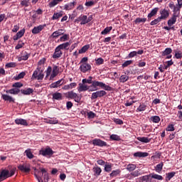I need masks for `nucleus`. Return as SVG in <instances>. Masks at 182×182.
<instances>
[{"instance_id": "f257e3e1", "label": "nucleus", "mask_w": 182, "mask_h": 182, "mask_svg": "<svg viewBox=\"0 0 182 182\" xmlns=\"http://www.w3.org/2000/svg\"><path fill=\"white\" fill-rule=\"evenodd\" d=\"M38 174L40 173V176H38L36 173H35L34 176L37 178L38 182L49 181V173H48V170H46V168H40V171H38Z\"/></svg>"}, {"instance_id": "f03ea898", "label": "nucleus", "mask_w": 182, "mask_h": 182, "mask_svg": "<svg viewBox=\"0 0 182 182\" xmlns=\"http://www.w3.org/2000/svg\"><path fill=\"white\" fill-rule=\"evenodd\" d=\"M41 68L38 66L36 70L33 72L31 80H43V77H45V75L43 74V70H41Z\"/></svg>"}, {"instance_id": "7ed1b4c3", "label": "nucleus", "mask_w": 182, "mask_h": 182, "mask_svg": "<svg viewBox=\"0 0 182 182\" xmlns=\"http://www.w3.org/2000/svg\"><path fill=\"white\" fill-rule=\"evenodd\" d=\"M65 95L67 99H74L76 103H80V100H82V97L77 95L76 92L73 91H69L66 92Z\"/></svg>"}, {"instance_id": "20e7f679", "label": "nucleus", "mask_w": 182, "mask_h": 182, "mask_svg": "<svg viewBox=\"0 0 182 182\" xmlns=\"http://www.w3.org/2000/svg\"><path fill=\"white\" fill-rule=\"evenodd\" d=\"M54 154L55 151H53L50 147L41 149L39 151V154H41V156H43L44 157H50L51 156H53Z\"/></svg>"}, {"instance_id": "39448f33", "label": "nucleus", "mask_w": 182, "mask_h": 182, "mask_svg": "<svg viewBox=\"0 0 182 182\" xmlns=\"http://www.w3.org/2000/svg\"><path fill=\"white\" fill-rule=\"evenodd\" d=\"M107 95V92L105 90H99L95 92H93L91 95V100H96L97 97H103V96H106Z\"/></svg>"}, {"instance_id": "423d86ee", "label": "nucleus", "mask_w": 182, "mask_h": 182, "mask_svg": "<svg viewBox=\"0 0 182 182\" xmlns=\"http://www.w3.org/2000/svg\"><path fill=\"white\" fill-rule=\"evenodd\" d=\"M159 14L161 16L159 17L161 21H166L170 16V11L166 9H161Z\"/></svg>"}, {"instance_id": "0eeeda50", "label": "nucleus", "mask_w": 182, "mask_h": 182, "mask_svg": "<svg viewBox=\"0 0 182 182\" xmlns=\"http://www.w3.org/2000/svg\"><path fill=\"white\" fill-rule=\"evenodd\" d=\"M92 143L93 146H97L98 147H106L107 146V143L100 139H95L92 141Z\"/></svg>"}, {"instance_id": "6e6552de", "label": "nucleus", "mask_w": 182, "mask_h": 182, "mask_svg": "<svg viewBox=\"0 0 182 182\" xmlns=\"http://www.w3.org/2000/svg\"><path fill=\"white\" fill-rule=\"evenodd\" d=\"M79 22H80V25H86L87 23V16L81 14L75 20V23H79Z\"/></svg>"}, {"instance_id": "1a4fd4ad", "label": "nucleus", "mask_w": 182, "mask_h": 182, "mask_svg": "<svg viewBox=\"0 0 182 182\" xmlns=\"http://www.w3.org/2000/svg\"><path fill=\"white\" fill-rule=\"evenodd\" d=\"M17 168L20 170L22 173H30L31 172V166L27 164H20L17 166Z\"/></svg>"}, {"instance_id": "9d476101", "label": "nucleus", "mask_w": 182, "mask_h": 182, "mask_svg": "<svg viewBox=\"0 0 182 182\" xmlns=\"http://www.w3.org/2000/svg\"><path fill=\"white\" fill-rule=\"evenodd\" d=\"M94 86H98L99 87H101V89H104V90H107L108 92H112V87L107 85L103 82H99L94 83Z\"/></svg>"}, {"instance_id": "9b49d317", "label": "nucleus", "mask_w": 182, "mask_h": 182, "mask_svg": "<svg viewBox=\"0 0 182 182\" xmlns=\"http://www.w3.org/2000/svg\"><path fill=\"white\" fill-rule=\"evenodd\" d=\"M80 70L82 73H86V72L92 70V65L89 63H82L80 66Z\"/></svg>"}, {"instance_id": "f8f14e48", "label": "nucleus", "mask_w": 182, "mask_h": 182, "mask_svg": "<svg viewBox=\"0 0 182 182\" xmlns=\"http://www.w3.org/2000/svg\"><path fill=\"white\" fill-rule=\"evenodd\" d=\"M45 28H46V24L39 25L38 26H36L32 29V34L38 35V33H40L41 32H42V31H43Z\"/></svg>"}, {"instance_id": "ddd939ff", "label": "nucleus", "mask_w": 182, "mask_h": 182, "mask_svg": "<svg viewBox=\"0 0 182 182\" xmlns=\"http://www.w3.org/2000/svg\"><path fill=\"white\" fill-rule=\"evenodd\" d=\"M62 55H63V51L60 50L59 47H56L53 54V59H59V58H62Z\"/></svg>"}, {"instance_id": "4468645a", "label": "nucleus", "mask_w": 182, "mask_h": 182, "mask_svg": "<svg viewBox=\"0 0 182 182\" xmlns=\"http://www.w3.org/2000/svg\"><path fill=\"white\" fill-rule=\"evenodd\" d=\"M65 82H63V78L53 82L50 85V89H56L59 87L60 86H62V85H64Z\"/></svg>"}, {"instance_id": "2eb2a0df", "label": "nucleus", "mask_w": 182, "mask_h": 182, "mask_svg": "<svg viewBox=\"0 0 182 182\" xmlns=\"http://www.w3.org/2000/svg\"><path fill=\"white\" fill-rule=\"evenodd\" d=\"M9 178V171L4 169L0 172V180H6Z\"/></svg>"}, {"instance_id": "dca6fc26", "label": "nucleus", "mask_w": 182, "mask_h": 182, "mask_svg": "<svg viewBox=\"0 0 182 182\" xmlns=\"http://www.w3.org/2000/svg\"><path fill=\"white\" fill-rule=\"evenodd\" d=\"M76 6V1H73L64 5L65 11H72Z\"/></svg>"}, {"instance_id": "f3484780", "label": "nucleus", "mask_w": 182, "mask_h": 182, "mask_svg": "<svg viewBox=\"0 0 182 182\" xmlns=\"http://www.w3.org/2000/svg\"><path fill=\"white\" fill-rule=\"evenodd\" d=\"M144 53V50H139L138 51H132L128 55V58L132 59V58H134V56H137V55H143Z\"/></svg>"}, {"instance_id": "a211bd4d", "label": "nucleus", "mask_w": 182, "mask_h": 182, "mask_svg": "<svg viewBox=\"0 0 182 182\" xmlns=\"http://www.w3.org/2000/svg\"><path fill=\"white\" fill-rule=\"evenodd\" d=\"M181 5L176 4L175 6L172 9L173 12V15L180 16V9H181Z\"/></svg>"}, {"instance_id": "6ab92c4d", "label": "nucleus", "mask_w": 182, "mask_h": 182, "mask_svg": "<svg viewBox=\"0 0 182 182\" xmlns=\"http://www.w3.org/2000/svg\"><path fill=\"white\" fill-rule=\"evenodd\" d=\"M30 57H31V53L25 51L21 54V57L18 58V62H21V60H28V59H29Z\"/></svg>"}, {"instance_id": "aec40b11", "label": "nucleus", "mask_w": 182, "mask_h": 182, "mask_svg": "<svg viewBox=\"0 0 182 182\" xmlns=\"http://www.w3.org/2000/svg\"><path fill=\"white\" fill-rule=\"evenodd\" d=\"M63 33H65V31L63 29H58V31H54L51 36L52 38H59V36H62V35H63Z\"/></svg>"}, {"instance_id": "412c9836", "label": "nucleus", "mask_w": 182, "mask_h": 182, "mask_svg": "<svg viewBox=\"0 0 182 182\" xmlns=\"http://www.w3.org/2000/svg\"><path fill=\"white\" fill-rule=\"evenodd\" d=\"M1 98L3 100H5V102H9V103H15V99L8 95L3 94L1 95Z\"/></svg>"}, {"instance_id": "4be33fe9", "label": "nucleus", "mask_w": 182, "mask_h": 182, "mask_svg": "<svg viewBox=\"0 0 182 182\" xmlns=\"http://www.w3.org/2000/svg\"><path fill=\"white\" fill-rule=\"evenodd\" d=\"M89 89H90V87H89L83 83L82 84L80 83L79 87H77V90L80 93L81 92H86V90H89Z\"/></svg>"}, {"instance_id": "5701e85b", "label": "nucleus", "mask_w": 182, "mask_h": 182, "mask_svg": "<svg viewBox=\"0 0 182 182\" xmlns=\"http://www.w3.org/2000/svg\"><path fill=\"white\" fill-rule=\"evenodd\" d=\"M70 46V43L69 42H66V43H63L62 44H60L58 46H57L58 48H60V50H63V49L65 50H69V47Z\"/></svg>"}, {"instance_id": "b1692460", "label": "nucleus", "mask_w": 182, "mask_h": 182, "mask_svg": "<svg viewBox=\"0 0 182 182\" xmlns=\"http://www.w3.org/2000/svg\"><path fill=\"white\" fill-rule=\"evenodd\" d=\"M16 124H21V126H28V122L26 119H15Z\"/></svg>"}, {"instance_id": "393cba45", "label": "nucleus", "mask_w": 182, "mask_h": 182, "mask_svg": "<svg viewBox=\"0 0 182 182\" xmlns=\"http://www.w3.org/2000/svg\"><path fill=\"white\" fill-rule=\"evenodd\" d=\"M112 167H113V164L106 162L104 168V171H105L106 173H110L112 170Z\"/></svg>"}, {"instance_id": "a878e982", "label": "nucleus", "mask_w": 182, "mask_h": 182, "mask_svg": "<svg viewBox=\"0 0 182 182\" xmlns=\"http://www.w3.org/2000/svg\"><path fill=\"white\" fill-rule=\"evenodd\" d=\"M177 18H178V16H176L173 14L172 17L168 21V26H171L172 25H174V23L177 22Z\"/></svg>"}, {"instance_id": "bb28decb", "label": "nucleus", "mask_w": 182, "mask_h": 182, "mask_svg": "<svg viewBox=\"0 0 182 182\" xmlns=\"http://www.w3.org/2000/svg\"><path fill=\"white\" fill-rule=\"evenodd\" d=\"M163 167H164V163H159L156 166H154L155 171L159 173H161V171H163Z\"/></svg>"}, {"instance_id": "cd10ccee", "label": "nucleus", "mask_w": 182, "mask_h": 182, "mask_svg": "<svg viewBox=\"0 0 182 182\" xmlns=\"http://www.w3.org/2000/svg\"><path fill=\"white\" fill-rule=\"evenodd\" d=\"M137 140L141 141V143H150L151 141V138L146 137V136H138Z\"/></svg>"}, {"instance_id": "c85d7f7f", "label": "nucleus", "mask_w": 182, "mask_h": 182, "mask_svg": "<svg viewBox=\"0 0 182 182\" xmlns=\"http://www.w3.org/2000/svg\"><path fill=\"white\" fill-rule=\"evenodd\" d=\"M92 171L94 173V176H96L97 177H99L102 173V168L99 166H95L92 168Z\"/></svg>"}, {"instance_id": "c756f323", "label": "nucleus", "mask_w": 182, "mask_h": 182, "mask_svg": "<svg viewBox=\"0 0 182 182\" xmlns=\"http://www.w3.org/2000/svg\"><path fill=\"white\" fill-rule=\"evenodd\" d=\"M62 16H63V11H60V12L54 13L52 19L53 21H56L60 18H62Z\"/></svg>"}, {"instance_id": "7c9ffc66", "label": "nucleus", "mask_w": 182, "mask_h": 182, "mask_svg": "<svg viewBox=\"0 0 182 182\" xmlns=\"http://www.w3.org/2000/svg\"><path fill=\"white\" fill-rule=\"evenodd\" d=\"M157 12H159V7L153 9L148 14V19H150V18H153V16L157 15Z\"/></svg>"}, {"instance_id": "2f4dec72", "label": "nucleus", "mask_w": 182, "mask_h": 182, "mask_svg": "<svg viewBox=\"0 0 182 182\" xmlns=\"http://www.w3.org/2000/svg\"><path fill=\"white\" fill-rule=\"evenodd\" d=\"M147 156H149L147 152L137 151L134 154V157H147Z\"/></svg>"}, {"instance_id": "473e14b6", "label": "nucleus", "mask_w": 182, "mask_h": 182, "mask_svg": "<svg viewBox=\"0 0 182 182\" xmlns=\"http://www.w3.org/2000/svg\"><path fill=\"white\" fill-rule=\"evenodd\" d=\"M19 92H21L19 88H12L6 91V93H10V95H18Z\"/></svg>"}, {"instance_id": "72a5a7b5", "label": "nucleus", "mask_w": 182, "mask_h": 182, "mask_svg": "<svg viewBox=\"0 0 182 182\" xmlns=\"http://www.w3.org/2000/svg\"><path fill=\"white\" fill-rule=\"evenodd\" d=\"M147 21L146 18H136L135 21H134L135 25H139V23H144Z\"/></svg>"}, {"instance_id": "f704fd0d", "label": "nucleus", "mask_w": 182, "mask_h": 182, "mask_svg": "<svg viewBox=\"0 0 182 182\" xmlns=\"http://www.w3.org/2000/svg\"><path fill=\"white\" fill-rule=\"evenodd\" d=\"M166 176L165 178L166 181H170V180H171L173 177L176 176V172L172 171V172L167 173H166Z\"/></svg>"}, {"instance_id": "c9c22d12", "label": "nucleus", "mask_w": 182, "mask_h": 182, "mask_svg": "<svg viewBox=\"0 0 182 182\" xmlns=\"http://www.w3.org/2000/svg\"><path fill=\"white\" fill-rule=\"evenodd\" d=\"M53 99H54L55 100H62L63 98V95L62 93L60 92H55L53 94Z\"/></svg>"}, {"instance_id": "e433bc0d", "label": "nucleus", "mask_w": 182, "mask_h": 182, "mask_svg": "<svg viewBox=\"0 0 182 182\" xmlns=\"http://www.w3.org/2000/svg\"><path fill=\"white\" fill-rule=\"evenodd\" d=\"M21 92L22 95H32V93H33V89L27 88L26 90H21Z\"/></svg>"}, {"instance_id": "4c0bfd02", "label": "nucleus", "mask_w": 182, "mask_h": 182, "mask_svg": "<svg viewBox=\"0 0 182 182\" xmlns=\"http://www.w3.org/2000/svg\"><path fill=\"white\" fill-rule=\"evenodd\" d=\"M62 1H63V0H53L48 4V6L50 8H53L56 6V5L59 4V2H62Z\"/></svg>"}, {"instance_id": "58836bf2", "label": "nucleus", "mask_w": 182, "mask_h": 182, "mask_svg": "<svg viewBox=\"0 0 182 182\" xmlns=\"http://www.w3.org/2000/svg\"><path fill=\"white\" fill-rule=\"evenodd\" d=\"M137 168V166L136 164H129L127 166V170L128 171H134Z\"/></svg>"}, {"instance_id": "ea45409f", "label": "nucleus", "mask_w": 182, "mask_h": 182, "mask_svg": "<svg viewBox=\"0 0 182 182\" xmlns=\"http://www.w3.org/2000/svg\"><path fill=\"white\" fill-rule=\"evenodd\" d=\"M173 52L175 53V58L176 59H181V58H182L181 50H180L178 48H177L176 50H173Z\"/></svg>"}, {"instance_id": "a19ab883", "label": "nucleus", "mask_w": 182, "mask_h": 182, "mask_svg": "<svg viewBox=\"0 0 182 182\" xmlns=\"http://www.w3.org/2000/svg\"><path fill=\"white\" fill-rule=\"evenodd\" d=\"M93 77L90 76L88 77L87 79H83L82 80V83L83 85H86V83H88V85H93Z\"/></svg>"}, {"instance_id": "79ce46f5", "label": "nucleus", "mask_w": 182, "mask_h": 182, "mask_svg": "<svg viewBox=\"0 0 182 182\" xmlns=\"http://www.w3.org/2000/svg\"><path fill=\"white\" fill-rule=\"evenodd\" d=\"M160 117L155 115L150 117L149 121L153 122V123H159L160 122Z\"/></svg>"}, {"instance_id": "37998d69", "label": "nucleus", "mask_w": 182, "mask_h": 182, "mask_svg": "<svg viewBox=\"0 0 182 182\" xmlns=\"http://www.w3.org/2000/svg\"><path fill=\"white\" fill-rule=\"evenodd\" d=\"M120 173H122V171H120V169L114 170L112 171L111 173H109V177H117V176H119Z\"/></svg>"}, {"instance_id": "c03bdc74", "label": "nucleus", "mask_w": 182, "mask_h": 182, "mask_svg": "<svg viewBox=\"0 0 182 182\" xmlns=\"http://www.w3.org/2000/svg\"><path fill=\"white\" fill-rule=\"evenodd\" d=\"M24 153H25L26 156H27L28 159H33V157H35V155H33V154H32L31 149H26Z\"/></svg>"}, {"instance_id": "a18cd8bd", "label": "nucleus", "mask_w": 182, "mask_h": 182, "mask_svg": "<svg viewBox=\"0 0 182 182\" xmlns=\"http://www.w3.org/2000/svg\"><path fill=\"white\" fill-rule=\"evenodd\" d=\"M96 82H99V81L95 80V81H93L92 85L88 86V87H90L88 89L89 92H95V91L97 90V87L98 86H95L94 85V83H96Z\"/></svg>"}, {"instance_id": "49530a36", "label": "nucleus", "mask_w": 182, "mask_h": 182, "mask_svg": "<svg viewBox=\"0 0 182 182\" xmlns=\"http://www.w3.org/2000/svg\"><path fill=\"white\" fill-rule=\"evenodd\" d=\"M113 29V27H106L102 32L101 35H107V33H109V32Z\"/></svg>"}, {"instance_id": "de8ad7c7", "label": "nucleus", "mask_w": 182, "mask_h": 182, "mask_svg": "<svg viewBox=\"0 0 182 182\" xmlns=\"http://www.w3.org/2000/svg\"><path fill=\"white\" fill-rule=\"evenodd\" d=\"M151 178H154L155 180H159V181L163 180V176H161V175L152 173H151Z\"/></svg>"}, {"instance_id": "09e8293b", "label": "nucleus", "mask_w": 182, "mask_h": 182, "mask_svg": "<svg viewBox=\"0 0 182 182\" xmlns=\"http://www.w3.org/2000/svg\"><path fill=\"white\" fill-rule=\"evenodd\" d=\"M173 52V50L171 48H167L164 52H162V56H167Z\"/></svg>"}, {"instance_id": "8fccbe9b", "label": "nucleus", "mask_w": 182, "mask_h": 182, "mask_svg": "<svg viewBox=\"0 0 182 182\" xmlns=\"http://www.w3.org/2000/svg\"><path fill=\"white\" fill-rule=\"evenodd\" d=\"M150 176H144L140 178L139 182H151V181L149 180Z\"/></svg>"}, {"instance_id": "3c124183", "label": "nucleus", "mask_w": 182, "mask_h": 182, "mask_svg": "<svg viewBox=\"0 0 182 182\" xmlns=\"http://www.w3.org/2000/svg\"><path fill=\"white\" fill-rule=\"evenodd\" d=\"M58 119L56 118L50 119L46 121V123H48V124H58Z\"/></svg>"}, {"instance_id": "603ef678", "label": "nucleus", "mask_w": 182, "mask_h": 182, "mask_svg": "<svg viewBox=\"0 0 182 182\" xmlns=\"http://www.w3.org/2000/svg\"><path fill=\"white\" fill-rule=\"evenodd\" d=\"M109 139L111 140H114L115 141H120L121 139H120V136L117 134H112L110 136H109Z\"/></svg>"}, {"instance_id": "864d4df0", "label": "nucleus", "mask_w": 182, "mask_h": 182, "mask_svg": "<svg viewBox=\"0 0 182 182\" xmlns=\"http://www.w3.org/2000/svg\"><path fill=\"white\" fill-rule=\"evenodd\" d=\"M96 4V2L93 0H90V1H86L85 5L87 7V8H90L92 6H94V5Z\"/></svg>"}, {"instance_id": "5fc2aeb1", "label": "nucleus", "mask_w": 182, "mask_h": 182, "mask_svg": "<svg viewBox=\"0 0 182 182\" xmlns=\"http://www.w3.org/2000/svg\"><path fill=\"white\" fill-rule=\"evenodd\" d=\"M25 46V43L22 42L21 41H19L16 46L15 47V49L18 50V49H22Z\"/></svg>"}, {"instance_id": "6e6d98bb", "label": "nucleus", "mask_w": 182, "mask_h": 182, "mask_svg": "<svg viewBox=\"0 0 182 182\" xmlns=\"http://www.w3.org/2000/svg\"><path fill=\"white\" fill-rule=\"evenodd\" d=\"M90 48V45L84 46L80 50H79V53H85Z\"/></svg>"}, {"instance_id": "4d7b16f0", "label": "nucleus", "mask_w": 182, "mask_h": 182, "mask_svg": "<svg viewBox=\"0 0 182 182\" xmlns=\"http://www.w3.org/2000/svg\"><path fill=\"white\" fill-rule=\"evenodd\" d=\"M129 79V76L126 75H121L119 77V80L122 83H124L125 82H127Z\"/></svg>"}, {"instance_id": "13d9d810", "label": "nucleus", "mask_w": 182, "mask_h": 182, "mask_svg": "<svg viewBox=\"0 0 182 182\" xmlns=\"http://www.w3.org/2000/svg\"><path fill=\"white\" fill-rule=\"evenodd\" d=\"M147 107V106H146V105L144 104H141L139 107L136 109L137 112H144V110H146V108Z\"/></svg>"}, {"instance_id": "bf43d9fd", "label": "nucleus", "mask_w": 182, "mask_h": 182, "mask_svg": "<svg viewBox=\"0 0 182 182\" xmlns=\"http://www.w3.org/2000/svg\"><path fill=\"white\" fill-rule=\"evenodd\" d=\"M95 63L98 66H100V65H103V63H105V60L102 58H99L97 59H95Z\"/></svg>"}, {"instance_id": "052dcab7", "label": "nucleus", "mask_w": 182, "mask_h": 182, "mask_svg": "<svg viewBox=\"0 0 182 182\" xmlns=\"http://www.w3.org/2000/svg\"><path fill=\"white\" fill-rule=\"evenodd\" d=\"M159 22H161V20L160 18V17H158L157 18H155L154 21H152L151 23H150V25L151 26H154V25H157V23H159Z\"/></svg>"}, {"instance_id": "680f3d73", "label": "nucleus", "mask_w": 182, "mask_h": 182, "mask_svg": "<svg viewBox=\"0 0 182 182\" xmlns=\"http://www.w3.org/2000/svg\"><path fill=\"white\" fill-rule=\"evenodd\" d=\"M132 63H133V60H129L125 61L123 64H122V68H127V66H130V65H132Z\"/></svg>"}, {"instance_id": "e2e57ef3", "label": "nucleus", "mask_w": 182, "mask_h": 182, "mask_svg": "<svg viewBox=\"0 0 182 182\" xmlns=\"http://www.w3.org/2000/svg\"><path fill=\"white\" fill-rule=\"evenodd\" d=\"M69 39V35L68 34H63V36L60 38V42H66Z\"/></svg>"}, {"instance_id": "0e129e2a", "label": "nucleus", "mask_w": 182, "mask_h": 182, "mask_svg": "<svg viewBox=\"0 0 182 182\" xmlns=\"http://www.w3.org/2000/svg\"><path fill=\"white\" fill-rule=\"evenodd\" d=\"M166 132H174L176 129H174V124H171L168 125V127L166 128Z\"/></svg>"}, {"instance_id": "69168bd1", "label": "nucleus", "mask_w": 182, "mask_h": 182, "mask_svg": "<svg viewBox=\"0 0 182 182\" xmlns=\"http://www.w3.org/2000/svg\"><path fill=\"white\" fill-rule=\"evenodd\" d=\"M131 176H132L133 177H139V176H141V173H140V170H136L132 172Z\"/></svg>"}, {"instance_id": "338daca9", "label": "nucleus", "mask_w": 182, "mask_h": 182, "mask_svg": "<svg viewBox=\"0 0 182 182\" xmlns=\"http://www.w3.org/2000/svg\"><path fill=\"white\" fill-rule=\"evenodd\" d=\"M87 117L88 119H95V117H96V114L92 111H90L87 112Z\"/></svg>"}, {"instance_id": "774afa93", "label": "nucleus", "mask_w": 182, "mask_h": 182, "mask_svg": "<svg viewBox=\"0 0 182 182\" xmlns=\"http://www.w3.org/2000/svg\"><path fill=\"white\" fill-rule=\"evenodd\" d=\"M16 63H6L5 65V68H16Z\"/></svg>"}]
</instances>
